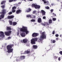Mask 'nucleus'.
Segmentation results:
<instances>
[{
  "mask_svg": "<svg viewBox=\"0 0 62 62\" xmlns=\"http://www.w3.org/2000/svg\"><path fill=\"white\" fill-rule=\"evenodd\" d=\"M46 36L45 35V32H43L42 33V36H41L40 37V39L38 40V41L39 43L42 44L43 43V41H42V39H46Z\"/></svg>",
  "mask_w": 62,
  "mask_h": 62,
  "instance_id": "f257e3e1",
  "label": "nucleus"
},
{
  "mask_svg": "<svg viewBox=\"0 0 62 62\" xmlns=\"http://www.w3.org/2000/svg\"><path fill=\"white\" fill-rule=\"evenodd\" d=\"M19 29L20 30L21 32H25L26 35L28 33H29V31L27 30V28L26 27L24 26H22V28H19Z\"/></svg>",
  "mask_w": 62,
  "mask_h": 62,
  "instance_id": "f03ea898",
  "label": "nucleus"
},
{
  "mask_svg": "<svg viewBox=\"0 0 62 62\" xmlns=\"http://www.w3.org/2000/svg\"><path fill=\"white\" fill-rule=\"evenodd\" d=\"M13 46V45H8V53H12L13 52V49L12 48Z\"/></svg>",
  "mask_w": 62,
  "mask_h": 62,
  "instance_id": "7ed1b4c3",
  "label": "nucleus"
},
{
  "mask_svg": "<svg viewBox=\"0 0 62 62\" xmlns=\"http://www.w3.org/2000/svg\"><path fill=\"white\" fill-rule=\"evenodd\" d=\"M25 56H21L20 57H18L16 60V61L17 62L18 61H20L21 60H23L25 58Z\"/></svg>",
  "mask_w": 62,
  "mask_h": 62,
  "instance_id": "20e7f679",
  "label": "nucleus"
},
{
  "mask_svg": "<svg viewBox=\"0 0 62 62\" xmlns=\"http://www.w3.org/2000/svg\"><path fill=\"white\" fill-rule=\"evenodd\" d=\"M38 40V38H33L31 39V43L32 44H35V41H37Z\"/></svg>",
  "mask_w": 62,
  "mask_h": 62,
  "instance_id": "39448f33",
  "label": "nucleus"
},
{
  "mask_svg": "<svg viewBox=\"0 0 62 62\" xmlns=\"http://www.w3.org/2000/svg\"><path fill=\"white\" fill-rule=\"evenodd\" d=\"M32 6L34 7L35 8L37 9L38 8V9H39L40 8V6L39 5H37V4H33L32 5Z\"/></svg>",
  "mask_w": 62,
  "mask_h": 62,
  "instance_id": "423d86ee",
  "label": "nucleus"
},
{
  "mask_svg": "<svg viewBox=\"0 0 62 62\" xmlns=\"http://www.w3.org/2000/svg\"><path fill=\"white\" fill-rule=\"evenodd\" d=\"M5 37L4 32L2 31L0 32V37H2L3 38Z\"/></svg>",
  "mask_w": 62,
  "mask_h": 62,
  "instance_id": "0eeeda50",
  "label": "nucleus"
},
{
  "mask_svg": "<svg viewBox=\"0 0 62 62\" xmlns=\"http://www.w3.org/2000/svg\"><path fill=\"white\" fill-rule=\"evenodd\" d=\"M2 12H0V14H6L7 10L5 9H2Z\"/></svg>",
  "mask_w": 62,
  "mask_h": 62,
  "instance_id": "6e6552de",
  "label": "nucleus"
},
{
  "mask_svg": "<svg viewBox=\"0 0 62 62\" xmlns=\"http://www.w3.org/2000/svg\"><path fill=\"white\" fill-rule=\"evenodd\" d=\"M38 34H39L37 33H34L32 34V36L33 37H36L38 36Z\"/></svg>",
  "mask_w": 62,
  "mask_h": 62,
  "instance_id": "1a4fd4ad",
  "label": "nucleus"
},
{
  "mask_svg": "<svg viewBox=\"0 0 62 62\" xmlns=\"http://www.w3.org/2000/svg\"><path fill=\"white\" fill-rule=\"evenodd\" d=\"M21 12H22V10L18 9L16 10V13L17 14H19V13H21Z\"/></svg>",
  "mask_w": 62,
  "mask_h": 62,
  "instance_id": "9d476101",
  "label": "nucleus"
},
{
  "mask_svg": "<svg viewBox=\"0 0 62 62\" xmlns=\"http://www.w3.org/2000/svg\"><path fill=\"white\" fill-rule=\"evenodd\" d=\"M14 17V16L13 15H11L10 16H8V19H13Z\"/></svg>",
  "mask_w": 62,
  "mask_h": 62,
  "instance_id": "9b49d317",
  "label": "nucleus"
},
{
  "mask_svg": "<svg viewBox=\"0 0 62 62\" xmlns=\"http://www.w3.org/2000/svg\"><path fill=\"white\" fill-rule=\"evenodd\" d=\"M41 12L43 15H45V13H46L43 10H41Z\"/></svg>",
  "mask_w": 62,
  "mask_h": 62,
  "instance_id": "f8f14e48",
  "label": "nucleus"
},
{
  "mask_svg": "<svg viewBox=\"0 0 62 62\" xmlns=\"http://www.w3.org/2000/svg\"><path fill=\"white\" fill-rule=\"evenodd\" d=\"M21 36L22 37H24L25 36V33L24 32H23L21 33Z\"/></svg>",
  "mask_w": 62,
  "mask_h": 62,
  "instance_id": "ddd939ff",
  "label": "nucleus"
},
{
  "mask_svg": "<svg viewBox=\"0 0 62 62\" xmlns=\"http://www.w3.org/2000/svg\"><path fill=\"white\" fill-rule=\"evenodd\" d=\"M27 39H23V42L24 43H26L27 42Z\"/></svg>",
  "mask_w": 62,
  "mask_h": 62,
  "instance_id": "4468645a",
  "label": "nucleus"
},
{
  "mask_svg": "<svg viewBox=\"0 0 62 62\" xmlns=\"http://www.w3.org/2000/svg\"><path fill=\"white\" fill-rule=\"evenodd\" d=\"M33 49H37L38 48V46L36 45H33Z\"/></svg>",
  "mask_w": 62,
  "mask_h": 62,
  "instance_id": "2eb2a0df",
  "label": "nucleus"
},
{
  "mask_svg": "<svg viewBox=\"0 0 62 62\" xmlns=\"http://www.w3.org/2000/svg\"><path fill=\"white\" fill-rule=\"evenodd\" d=\"M12 33V31H8V36H9L11 35V33Z\"/></svg>",
  "mask_w": 62,
  "mask_h": 62,
  "instance_id": "dca6fc26",
  "label": "nucleus"
},
{
  "mask_svg": "<svg viewBox=\"0 0 62 62\" xmlns=\"http://www.w3.org/2000/svg\"><path fill=\"white\" fill-rule=\"evenodd\" d=\"M38 23H41V18L39 17L38 18Z\"/></svg>",
  "mask_w": 62,
  "mask_h": 62,
  "instance_id": "f3484780",
  "label": "nucleus"
},
{
  "mask_svg": "<svg viewBox=\"0 0 62 62\" xmlns=\"http://www.w3.org/2000/svg\"><path fill=\"white\" fill-rule=\"evenodd\" d=\"M6 2V1L3 0L2 1V2H1V5H3V4H5V3Z\"/></svg>",
  "mask_w": 62,
  "mask_h": 62,
  "instance_id": "a211bd4d",
  "label": "nucleus"
},
{
  "mask_svg": "<svg viewBox=\"0 0 62 62\" xmlns=\"http://www.w3.org/2000/svg\"><path fill=\"white\" fill-rule=\"evenodd\" d=\"M43 2L44 4H46V5H48L49 4V2L48 1H44Z\"/></svg>",
  "mask_w": 62,
  "mask_h": 62,
  "instance_id": "6ab92c4d",
  "label": "nucleus"
},
{
  "mask_svg": "<svg viewBox=\"0 0 62 62\" xmlns=\"http://www.w3.org/2000/svg\"><path fill=\"white\" fill-rule=\"evenodd\" d=\"M4 17H5L4 14L1 15L0 16V17L1 18H2V19H3L4 18Z\"/></svg>",
  "mask_w": 62,
  "mask_h": 62,
  "instance_id": "aec40b11",
  "label": "nucleus"
},
{
  "mask_svg": "<svg viewBox=\"0 0 62 62\" xmlns=\"http://www.w3.org/2000/svg\"><path fill=\"white\" fill-rule=\"evenodd\" d=\"M9 24L10 25H12V21L10 20H9Z\"/></svg>",
  "mask_w": 62,
  "mask_h": 62,
  "instance_id": "412c9836",
  "label": "nucleus"
},
{
  "mask_svg": "<svg viewBox=\"0 0 62 62\" xmlns=\"http://www.w3.org/2000/svg\"><path fill=\"white\" fill-rule=\"evenodd\" d=\"M48 22L49 23H52V20L51 19H49L48 20Z\"/></svg>",
  "mask_w": 62,
  "mask_h": 62,
  "instance_id": "4be33fe9",
  "label": "nucleus"
},
{
  "mask_svg": "<svg viewBox=\"0 0 62 62\" xmlns=\"http://www.w3.org/2000/svg\"><path fill=\"white\" fill-rule=\"evenodd\" d=\"M32 15H28L27 16V17H30L31 18H32Z\"/></svg>",
  "mask_w": 62,
  "mask_h": 62,
  "instance_id": "5701e85b",
  "label": "nucleus"
},
{
  "mask_svg": "<svg viewBox=\"0 0 62 62\" xmlns=\"http://www.w3.org/2000/svg\"><path fill=\"white\" fill-rule=\"evenodd\" d=\"M41 24L42 25H44L45 26H46V22H45V24H44L43 23H42Z\"/></svg>",
  "mask_w": 62,
  "mask_h": 62,
  "instance_id": "b1692460",
  "label": "nucleus"
},
{
  "mask_svg": "<svg viewBox=\"0 0 62 62\" xmlns=\"http://www.w3.org/2000/svg\"><path fill=\"white\" fill-rule=\"evenodd\" d=\"M5 4H4V5H2L1 6V7L2 8V9H4L5 8Z\"/></svg>",
  "mask_w": 62,
  "mask_h": 62,
  "instance_id": "393cba45",
  "label": "nucleus"
},
{
  "mask_svg": "<svg viewBox=\"0 0 62 62\" xmlns=\"http://www.w3.org/2000/svg\"><path fill=\"white\" fill-rule=\"evenodd\" d=\"M17 22H14L13 23V25H16L17 24Z\"/></svg>",
  "mask_w": 62,
  "mask_h": 62,
  "instance_id": "a878e982",
  "label": "nucleus"
},
{
  "mask_svg": "<svg viewBox=\"0 0 62 62\" xmlns=\"http://www.w3.org/2000/svg\"><path fill=\"white\" fill-rule=\"evenodd\" d=\"M12 29H11V28L10 27H8V30H11Z\"/></svg>",
  "mask_w": 62,
  "mask_h": 62,
  "instance_id": "bb28decb",
  "label": "nucleus"
},
{
  "mask_svg": "<svg viewBox=\"0 0 62 62\" xmlns=\"http://www.w3.org/2000/svg\"><path fill=\"white\" fill-rule=\"evenodd\" d=\"M16 9V7L14 6L12 8V10H15Z\"/></svg>",
  "mask_w": 62,
  "mask_h": 62,
  "instance_id": "cd10ccee",
  "label": "nucleus"
},
{
  "mask_svg": "<svg viewBox=\"0 0 62 62\" xmlns=\"http://www.w3.org/2000/svg\"><path fill=\"white\" fill-rule=\"evenodd\" d=\"M7 49L8 50V51H6V54H7L8 53V46H7Z\"/></svg>",
  "mask_w": 62,
  "mask_h": 62,
  "instance_id": "c85d7f7f",
  "label": "nucleus"
},
{
  "mask_svg": "<svg viewBox=\"0 0 62 62\" xmlns=\"http://www.w3.org/2000/svg\"><path fill=\"white\" fill-rule=\"evenodd\" d=\"M4 33L5 35H6V36H8V31L7 32H5Z\"/></svg>",
  "mask_w": 62,
  "mask_h": 62,
  "instance_id": "c756f323",
  "label": "nucleus"
},
{
  "mask_svg": "<svg viewBox=\"0 0 62 62\" xmlns=\"http://www.w3.org/2000/svg\"><path fill=\"white\" fill-rule=\"evenodd\" d=\"M12 14V11H11V12H9L8 13V14L9 15H11V14Z\"/></svg>",
  "mask_w": 62,
  "mask_h": 62,
  "instance_id": "7c9ffc66",
  "label": "nucleus"
},
{
  "mask_svg": "<svg viewBox=\"0 0 62 62\" xmlns=\"http://www.w3.org/2000/svg\"><path fill=\"white\" fill-rule=\"evenodd\" d=\"M56 20V19L55 18H53V21H55Z\"/></svg>",
  "mask_w": 62,
  "mask_h": 62,
  "instance_id": "2f4dec72",
  "label": "nucleus"
},
{
  "mask_svg": "<svg viewBox=\"0 0 62 62\" xmlns=\"http://www.w3.org/2000/svg\"><path fill=\"white\" fill-rule=\"evenodd\" d=\"M13 0H9V3H11V2H13Z\"/></svg>",
  "mask_w": 62,
  "mask_h": 62,
  "instance_id": "473e14b6",
  "label": "nucleus"
},
{
  "mask_svg": "<svg viewBox=\"0 0 62 62\" xmlns=\"http://www.w3.org/2000/svg\"><path fill=\"white\" fill-rule=\"evenodd\" d=\"M16 11V10H12V12L13 13H14Z\"/></svg>",
  "mask_w": 62,
  "mask_h": 62,
  "instance_id": "72a5a7b5",
  "label": "nucleus"
},
{
  "mask_svg": "<svg viewBox=\"0 0 62 62\" xmlns=\"http://www.w3.org/2000/svg\"><path fill=\"white\" fill-rule=\"evenodd\" d=\"M35 20L33 19H32L31 20V21L32 22H35Z\"/></svg>",
  "mask_w": 62,
  "mask_h": 62,
  "instance_id": "f704fd0d",
  "label": "nucleus"
},
{
  "mask_svg": "<svg viewBox=\"0 0 62 62\" xmlns=\"http://www.w3.org/2000/svg\"><path fill=\"white\" fill-rule=\"evenodd\" d=\"M45 8H46V9H49L50 7H49L48 6H47Z\"/></svg>",
  "mask_w": 62,
  "mask_h": 62,
  "instance_id": "c9c22d12",
  "label": "nucleus"
},
{
  "mask_svg": "<svg viewBox=\"0 0 62 62\" xmlns=\"http://www.w3.org/2000/svg\"><path fill=\"white\" fill-rule=\"evenodd\" d=\"M32 16H33V18H36V16H35L33 15H32Z\"/></svg>",
  "mask_w": 62,
  "mask_h": 62,
  "instance_id": "e433bc0d",
  "label": "nucleus"
},
{
  "mask_svg": "<svg viewBox=\"0 0 62 62\" xmlns=\"http://www.w3.org/2000/svg\"><path fill=\"white\" fill-rule=\"evenodd\" d=\"M55 36L56 37H58V36H59V35H58V34H55Z\"/></svg>",
  "mask_w": 62,
  "mask_h": 62,
  "instance_id": "4c0bfd02",
  "label": "nucleus"
},
{
  "mask_svg": "<svg viewBox=\"0 0 62 62\" xmlns=\"http://www.w3.org/2000/svg\"><path fill=\"white\" fill-rule=\"evenodd\" d=\"M59 53L61 55H62V51H60L59 52Z\"/></svg>",
  "mask_w": 62,
  "mask_h": 62,
  "instance_id": "58836bf2",
  "label": "nucleus"
},
{
  "mask_svg": "<svg viewBox=\"0 0 62 62\" xmlns=\"http://www.w3.org/2000/svg\"><path fill=\"white\" fill-rule=\"evenodd\" d=\"M30 53V51H27V53L26 54H29Z\"/></svg>",
  "mask_w": 62,
  "mask_h": 62,
  "instance_id": "ea45409f",
  "label": "nucleus"
},
{
  "mask_svg": "<svg viewBox=\"0 0 62 62\" xmlns=\"http://www.w3.org/2000/svg\"><path fill=\"white\" fill-rule=\"evenodd\" d=\"M11 39V37H8V39Z\"/></svg>",
  "mask_w": 62,
  "mask_h": 62,
  "instance_id": "a19ab883",
  "label": "nucleus"
},
{
  "mask_svg": "<svg viewBox=\"0 0 62 62\" xmlns=\"http://www.w3.org/2000/svg\"><path fill=\"white\" fill-rule=\"evenodd\" d=\"M55 42V41L54 40H53V43H54Z\"/></svg>",
  "mask_w": 62,
  "mask_h": 62,
  "instance_id": "79ce46f5",
  "label": "nucleus"
},
{
  "mask_svg": "<svg viewBox=\"0 0 62 62\" xmlns=\"http://www.w3.org/2000/svg\"><path fill=\"white\" fill-rule=\"evenodd\" d=\"M54 33H55V31H53V32L52 33V34H53V35H54Z\"/></svg>",
  "mask_w": 62,
  "mask_h": 62,
  "instance_id": "37998d69",
  "label": "nucleus"
},
{
  "mask_svg": "<svg viewBox=\"0 0 62 62\" xmlns=\"http://www.w3.org/2000/svg\"><path fill=\"white\" fill-rule=\"evenodd\" d=\"M43 19H46V16H44L43 17Z\"/></svg>",
  "mask_w": 62,
  "mask_h": 62,
  "instance_id": "c03bdc74",
  "label": "nucleus"
},
{
  "mask_svg": "<svg viewBox=\"0 0 62 62\" xmlns=\"http://www.w3.org/2000/svg\"><path fill=\"white\" fill-rule=\"evenodd\" d=\"M53 11H54V9H51V12H53Z\"/></svg>",
  "mask_w": 62,
  "mask_h": 62,
  "instance_id": "a18cd8bd",
  "label": "nucleus"
},
{
  "mask_svg": "<svg viewBox=\"0 0 62 62\" xmlns=\"http://www.w3.org/2000/svg\"><path fill=\"white\" fill-rule=\"evenodd\" d=\"M60 60H61V58L59 57L58 58V60L59 61H60Z\"/></svg>",
  "mask_w": 62,
  "mask_h": 62,
  "instance_id": "49530a36",
  "label": "nucleus"
},
{
  "mask_svg": "<svg viewBox=\"0 0 62 62\" xmlns=\"http://www.w3.org/2000/svg\"><path fill=\"white\" fill-rule=\"evenodd\" d=\"M24 54H26L27 53V51H25L24 52Z\"/></svg>",
  "mask_w": 62,
  "mask_h": 62,
  "instance_id": "de8ad7c7",
  "label": "nucleus"
},
{
  "mask_svg": "<svg viewBox=\"0 0 62 62\" xmlns=\"http://www.w3.org/2000/svg\"><path fill=\"white\" fill-rule=\"evenodd\" d=\"M33 14H35L36 13V11H34L33 12Z\"/></svg>",
  "mask_w": 62,
  "mask_h": 62,
  "instance_id": "09e8293b",
  "label": "nucleus"
},
{
  "mask_svg": "<svg viewBox=\"0 0 62 62\" xmlns=\"http://www.w3.org/2000/svg\"><path fill=\"white\" fill-rule=\"evenodd\" d=\"M28 10L30 11H31V9L29 8L28 9Z\"/></svg>",
  "mask_w": 62,
  "mask_h": 62,
  "instance_id": "8fccbe9b",
  "label": "nucleus"
},
{
  "mask_svg": "<svg viewBox=\"0 0 62 62\" xmlns=\"http://www.w3.org/2000/svg\"><path fill=\"white\" fill-rule=\"evenodd\" d=\"M18 4H19V5H21V2H19L18 3Z\"/></svg>",
  "mask_w": 62,
  "mask_h": 62,
  "instance_id": "3c124183",
  "label": "nucleus"
},
{
  "mask_svg": "<svg viewBox=\"0 0 62 62\" xmlns=\"http://www.w3.org/2000/svg\"><path fill=\"white\" fill-rule=\"evenodd\" d=\"M26 11L27 12H30V11L29 10H27Z\"/></svg>",
  "mask_w": 62,
  "mask_h": 62,
  "instance_id": "603ef678",
  "label": "nucleus"
},
{
  "mask_svg": "<svg viewBox=\"0 0 62 62\" xmlns=\"http://www.w3.org/2000/svg\"><path fill=\"white\" fill-rule=\"evenodd\" d=\"M19 32H17V36H19Z\"/></svg>",
  "mask_w": 62,
  "mask_h": 62,
  "instance_id": "864d4df0",
  "label": "nucleus"
},
{
  "mask_svg": "<svg viewBox=\"0 0 62 62\" xmlns=\"http://www.w3.org/2000/svg\"><path fill=\"white\" fill-rule=\"evenodd\" d=\"M56 40H58V38H56Z\"/></svg>",
  "mask_w": 62,
  "mask_h": 62,
  "instance_id": "5fc2aeb1",
  "label": "nucleus"
},
{
  "mask_svg": "<svg viewBox=\"0 0 62 62\" xmlns=\"http://www.w3.org/2000/svg\"><path fill=\"white\" fill-rule=\"evenodd\" d=\"M54 4H53V3H52L51 4V5L52 6H54Z\"/></svg>",
  "mask_w": 62,
  "mask_h": 62,
  "instance_id": "6e6d98bb",
  "label": "nucleus"
},
{
  "mask_svg": "<svg viewBox=\"0 0 62 62\" xmlns=\"http://www.w3.org/2000/svg\"><path fill=\"white\" fill-rule=\"evenodd\" d=\"M7 30H8V27H7Z\"/></svg>",
  "mask_w": 62,
  "mask_h": 62,
  "instance_id": "4d7b16f0",
  "label": "nucleus"
},
{
  "mask_svg": "<svg viewBox=\"0 0 62 62\" xmlns=\"http://www.w3.org/2000/svg\"><path fill=\"white\" fill-rule=\"evenodd\" d=\"M13 1H14V2H15L17 1V0H13Z\"/></svg>",
  "mask_w": 62,
  "mask_h": 62,
  "instance_id": "13d9d810",
  "label": "nucleus"
},
{
  "mask_svg": "<svg viewBox=\"0 0 62 62\" xmlns=\"http://www.w3.org/2000/svg\"><path fill=\"white\" fill-rule=\"evenodd\" d=\"M29 0V1H33V0Z\"/></svg>",
  "mask_w": 62,
  "mask_h": 62,
  "instance_id": "bf43d9fd",
  "label": "nucleus"
},
{
  "mask_svg": "<svg viewBox=\"0 0 62 62\" xmlns=\"http://www.w3.org/2000/svg\"><path fill=\"white\" fill-rule=\"evenodd\" d=\"M46 24H47V25H48V23H46Z\"/></svg>",
  "mask_w": 62,
  "mask_h": 62,
  "instance_id": "052dcab7",
  "label": "nucleus"
},
{
  "mask_svg": "<svg viewBox=\"0 0 62 62\" xmlns=\"http://www.w3.org/2000/svg\"><path fill=\"white\" fill-rule=\"evenodd\" d=\"M0 20H2V18H1L0 17Z\"/></svg>",
  "mask_w": 62,
  "mask_h": 62,
  "instance_id": "680f3d73",
  "label": "nucleus"
},
{
  "mask_svg": "<svg viewBox=\"0 0 62 62\" xmlns=\"http://www.w3.org/2000/svg\"><path fill=\"white\" fill-rule=\"evenodd\" d=\"M62 37V35H60V37Z\"/></svg>",
  "mask_w": 62,
  "mask_h": 62,
  "instance_id": "e2e57ef3",
  "label": "nucleus"
},
{
  "mask_svg": "<svg viewBox=\"0 0 62 62\" xmlns=\"http://www.w3.org/2000/svg\"><path fill=\"white\" fill-rule=\"evenodd\" d=\"M54 16H56V14H54Z\"/></svg>",
  "mask_w": 62,
  "mask_h": 62,
  "instance_id": "0e129e2a",
  "label": "nucleus"
},
{
  "mask_svg": "<svg viewBox=\"0 0 62 62\" xmlns=\"http://www.w3.org/2000/svg\"><path fill=\"white\" fill-rule=\"evenodd\" d=\"M58 22H60V21H59V20H58Z\"/></svg>",
  "mask_w": 62,
  "mask_h": 62,
  "instance_id": "69168bd1",
  "label": "nucleus"
},
{
  "mask_svg": "<svg viewBox=\"0 0 62 62\" xmlns=\"http://www.w3.org/2000/svg\"><path fill=\"white\" fill-rule=\"evenodd\" d=\"M53 15H54V13H53Z\"/></svg>",
  "mask_w": 62,
  "mask_h": 62,
  "instance_id": "338daca9",
  "label": "nucleus"
},
{
  "mask_svg": "<svg viewBox=\"0 0 62 62\" xmlns=\"http://www.w3.org/2000/svg\"><path fill=\"white\" fill-rule=\"evenodd\" d=\"M24 0V1H26V0Z\"/></svg>",
  "mask_w": 62,
  "mask_h": 62,
  "instance_id": "774afa93",
  "label": "nucleus"
}]
</instances>
